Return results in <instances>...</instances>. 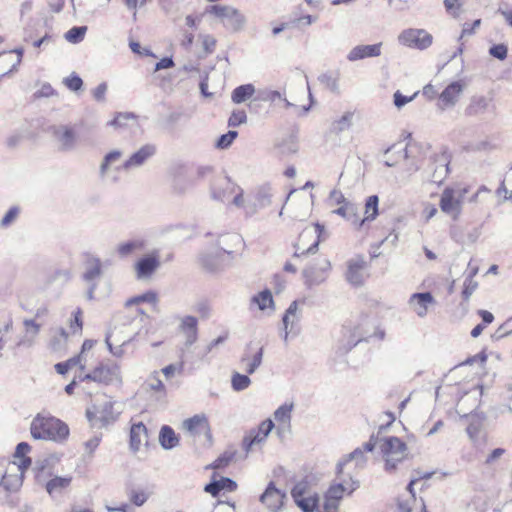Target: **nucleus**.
<instances>
[{
  "instance_id": "864d4df0",
  "label": "nucleus",
  "mask_w": 512,
  "mask_h": 512,
  "mask_svg": "<svg viewBox=\"0 0 512 512\" xmlns=\"http://www.w3.org/2000/svg\"><path fill=\"white\" fill-rule=\"evenodd\" d=\"M157 294L154 291H147L141 295L134 296L126 301V306L136 305L142 302L151 304L157 303Z\"/></svg>"
},
{
  "instance_id": "a878e982",
  "label": "nucleus",
  "mask_w": 512,
  "mask_h": 512,
  "mask_svg": "<svg viewBox=\"0 0 512 512\" xmlns=\"http://www.w3.org/2000/svg\"><path fill=\"white\" fill-rule=\"evenodd\" d=\"M183 428L191 435L205 434L210 436V426L205 415H195L184 420Z\"/></svg>"
},
{
  "instance_id": "79ce46f5",
  "label": "nucleus",
  "mask_w": 512,
  "mask_h": 512,
  "mask_svg": "<svg viewBox=\"0 0 512 512\" xmlns=\"http://www.w3.org/2000/svg\"><path fill=\"white\" fill-rule=\"evenodd\" d=\"M254 93L255 87L253 84L240 85L232 91L231 99L234 103L240 104L252 97Z\"/></svg>"
},
{
  "instance_id": "ea45409f",
  "label": "nucleus",
  "mask_w": 512,
  "mask_h": 512,
  "mask_svg": "<svg viewBox=\"0 0 512 512\" xmlns=\"http://www.w3.org/2000/svg\"><path fill=\"white\" fill-rule=\"evenodd\" d=\"M379 198L377 195H371L365 203V217L359 221V229L364 226L366 221H372L378 215Z\"/></svg>"
},
{
  "instance_id": "4468645a",
  "label": "nucleus",
  "mask_w": 512,
  "mask_h": 512,
  "mask_svg": "<svg viewBox=\"0 0 512 512\" xmlns=\"http://www.w3.org/2000/svg\"><path fill=\"white\" fill-rule=\"evenodd\" d=\"M330 268V261L326 258H320L315 263L308 265L303 270L305 285L310 288L322 284L326 280Z\"/></svg>"
},
{
  "instance_id": "2f4dec72",
  "label": "nucleus",
  "mask_w": 512,
  "mask_h": 512,
  "mask_svg": "<svg viewBox=\"0 0 512 512\" xmlns=\"http://www.w3.org/2000/svg\"><path fill=\"white\" fill-rule=\"evenodd\" d=\"M385 165L388 167L395 166L400 160L409 158L406 147L402 144H394L385 151Z\"/></svg>"
},
{
  "instance_id": "8fccbe9b",
  "label": "nucleus",
  "mask_w": 512,
  "mask_h": 512,
  "mask_svg": "<svg viewBox=\"0 0 512 512\" xmlns=\"http://www.w3.org/2000/svg\"><path fill=\"white\" fill-rule=\"evenodd\" d=\"M318 80L321 84L325 85V87L329 89L331 92L337 94L340 92L338 77L334 76L332 73H323L318 77Z\"/></svg>"
},
{
  "instance_id": "6e6d98bb",
  "label": "nucleus",
  "mask_w": 512,
  "mask_h": 512,
  "mask_svg": "<svg viewBox=\"0 0 512 512\" xmlns=\"http://www.w3.org/2000/svg\"><path fill=\"white\" fill-rule=\"evenodd\" d=\"M137 116L131 112L118 113L108 124L115 128H123L127 121L135 120Z\"/></svg>"
},
{
  "instance_id": "6ab92c4d",
  "label": "nucleus",
  "mask_w": 512,
  "mask_h": 512,
  "mask_svg": "<svg viewBox=\"0 0 512 512\" xmlns=\"http://www.w3.org/2000/svg\"><path fill=\"white\" fill-rule=\"evenodd\" d=\"M159 267L160 260L157 254L145 255L134 265L136 278L141 281L149 280Z\"/></svg>"
},
{
  "instance_id": "cd10ccee",
  "label": "nucleus",
  "mask_w": 512,
  "mask_h": 512,
  "mask_svg": "<svg viewBox=\"0 0 512 512\" xmlns=\"http://www.w3.org/2000/svg\"><path fill=\"white\" fill-rule=\"evenodd\" d=\"M300 315L298 312V303L297 301H293L289 307L287 308L285 314L283 315L282 322L284 326V336L283 339L285 342L288 340L289 333H295L293 331L294 326L299 322Z\"/></svg>"
},
{
  "instance_id": "423d86ee",
  "label": "nucleus",
  "mask_w": 512,
  "mask_h": 512,
  "mask_svg": "<svg viewBox=\"0 0 512 512\" xmlns=\"http://www.w3.org/2000/svg\"><path fill=\"white\" fill-rule=\"evenodd\" d=\"M359 486V481L352 477L344 478L338 483H333L325 494L324 510L327 512H337L340 500L345 495L350 496Z\"/></svg>"
},
{
  "instance_id": "473e14b6",
  "label": "nucleus",
  "mask_w": 512,
  "mask_h": 512,
  "mask_svg": "<svg viewBox=\"0 0 512 512\" xmlns=\"http://www.w3.org/2000/svg\"><path fill=\"white\" fill-rule=\"evenodd\" d=\"M436 164L433 174L432 181L435 183H441L449 172V156L446 153H441L434 159Z\"/></svg>"
},
{
  "instance_id": "338daca9",
  "label": "nucleus",
  "mask_w": 512,
  "mask_h": 512,
  "mask_svg": "<svg viewBox=\"0 0 512 512\" xmlns=\"http://www.w3.org/2000/svg\"><path fill=\"white\" fill-rule=\"evenodd\" d=\"M257 99L265 102H276L282 99V94L275 90H263L258 93Z\"/></svg>"
},
{
  "instance_id": "603ef678",
  "label": "nucleus",
  "mask_w": 512,
  "mask_h": 512,
  "mask_svg": "<svg viewBox=\"0 0 512 512\" xmlns=\"http://www.w3.org/2000/svg\"><path fill=\"white\" fill-rule=\"evenodd\" d=\"M21 212V208L19 206H12L8 209L5 215L0 220V227L6 229L13 225L18 219Z\"/></svg>"
},
{
  "instance_id": "774afa93",
  "label": "nucleus",
  "mask_w": 512,
  "mask_h": 512,
  "mask_svg": "<svg viewBox=\"0 0 512 512\" xmlns=\"http://www.w3.org/2000/svg\"><path fill=\"white\" fill-rule=\"evenodd\" d=\"M295 503L303 512H313L316 507L317 500L313 497H304L296 500Z\"/></svg>"
},
{
  "instance_id": "3c124183",
  "label": "nucleus",
  "mask_w": 512,
  "mask_h": 512,
  "mask_svg": "<svg viewBox=\"0 0 512 512\" xmlns=\"http://www.w3.org/2000/svg\"><path fill=\"white\" fill-rule=\"evenodd\" d=\"M251 384V379L248 375L240 374L238 372L233 373L231 377V385L234 391H243L247 389Z\"/></svg>"
},
{
  "instance_id": "a211bd4d",
  "label": "nucleus",
  "mask_w": 512,
  "mask_h": 512,
  "mask_svg": "<svg viewBox=\"0 0 512 512\" xmlns=\"http://www.w3.org/2000/svg\"><path fill=\"white\" fill-rule=\"evenodd\" d=\"M135 335L136 333L123 335V330L115 326L106 335L105 342L111 354L115 357H121L124 354L123 346L130 343Z\"/></svg>"
},
{
  "instance_id": "7c9ffc66",
  "label": "nucleus",
  "mask_w": 512,
  "mask_h": 512,
  "mask_svg": "<svg viewBox=\"0 0 512 512\" xmlns=\"http://www.w3.org/2000/svg\"><path fill=\"white\" fill-rule=\"evenodd\" d=\"M23 325L25 328L24 336L17 342V346H27L30 347L34 344L35 338L40 332L41 325L36 323L33 319H25L23 321Z\"/></svg>"
},
{
  "instance_id": "0e129e2a",
  "label": "nucleus",
  "mask_w": 512,
  "mask_h": 512,
  "mask_svg": "<svg viewBox=\"0 0 512 512\" xmlns=\"http://www.w3.org/2000/svg\"><path fill=\"white\" fill-rule=\"evenodd\" d=\"M247 122V115L244 110H235L228 120L229 127H238Z\"/></svg>"
},
{
  "instance_id": "412c9836",
  "label": "nucleus",
  "mask_w": 512,
  "mask_h": 512,
  "mask_svg": "<svg viewBox=\"0 0 512 512\" xmlns=\"http://www.w3.org/2000/svg\"><path fill=\"white\" fill-rule=\"evenodd\" d=\"M382 42L367 45H356L347 54L346 58L349 62H356L367 58L379 57L382 53Z\"/></svg>"
},
{
  "instance_id": "9d476101",
  "label": "nucleus",
  "mask_w": 512,
  "mask_h": 512,
  "mask_svg": "<svg viewBox=\"0 0 512 512\" xmlns=\"http://www.w3.org/2000/svg\"><path fill=\"white\" fill-rule=\"evenodd\" d=\"M274 427V422L271 419H266L256 428L248 430L242 440V449L245 451L246 455L252 452L255 447L261 448L266 443Z\"/></svg>"
},
{
  "instance_id": "aec40b11",
  "label": "nucleus",
  "mask_w": 512,
  "mask_h": 512,
  "mask_svg": "<svg viewBox=\"0 0 512 512\" xmlns=\"http://www.w3.org/2000/svg\"><path fill=\"white\" fill-rule=\"evenodd\" d=\"M434 304L435 299L430 292L413 293L408 300L409 308L420 318H424Z\"/></svg>"
},
{
  "instance_id": "f704fd0d",
  "label": "nucleus",
  "mask_w": 512,
  "mask_h": 512,
  "mask_svg": "<svg viewBox=\"0 0 512 512\" xmlns=\"http://www.w3.org/2000/svg\"><path fill=\"white\" fill-rule=\"evenodd\" d=\"M146 244L142 239H132L126 242H122L117 246V253L121 258H126L133 255L136 252L144 250Z\"/></svg>"
},
{
  "instance_id": "39448f33",
  "label": "nucleus",
  "mask_w": 512,
  "mask_h": 512,
  "mask_svg": "<svg viewBox=\"0 0 512 512\" xmlns=\"http://www.w3.org/2000/svg\"><path fill=\"white\" fill-rule=\"evenodd\" d=\"M207 12L217 17L223 26L232 32L243 30L247 23L246 16L240 10L230 5H212Z\"/></svg>"
},
{
  "instance_id": "13d9d810",
  "label": "nucleus",
  "mask_w": 512,
  "mask_h": 512,
  "mask_svg": "<svg viewBox=\"0 0 512 512\" xmlns=\"http://www.w3.org/2000/svg\"><path fill=\"white\" fill-rule=\"evenodd\" d=\"M1 485L8 491H16L22 485V478L17 475H4Z\"/></svg>"
},
{
  "instance_id": "dca6fc26",
  "label": "nucleus",
  "mask_w": 512,
  "mask_h": 512,
  "mask_svg": "<svg viewBox=\"0 0 512 512\" xmlns=\"http://www.w3.org/2000/svg\"><path fill=\"white\" fill-rule=\"evenodd\" d=\"M465 89V84L462 81H454L445 87L439 94L437 108L443 112L452 109L459 102L461 95Z\"/></svg>"
},
{
  "instance_id": "1a4fd4ad",
  "label": "nucleus",
  "mask_w": 512,
  "mask_h": 512,
  "mask_svg": "<svg viewBox=\"0 0 512 512\" xmlns=\"http://www.w3.org/2000/svg\"><path fill=\"white\" fill-rule=\"evenodd\" d=\"M324 231V226L319 223L305 228L299 236V242L296 245L294 256L299 257L300 255L316 253Z\"/></svg>"
},
{
  "instance_id": "a18cd8bd",
  "label": "nucleus",
  "mask_w": 512,
  "mask_h": 512,
  "mask_svg": "<svg viewBox=\"0 0 512 512\" xmlns=\"http://www.w3.org/2000/svg\"><path fill=\"white\" fill-rule=\"evenodd\" d=\"M226 190H229L230 193L234 194V197L232 198V204L238 208H242L244 212L246 213V207L247 202L245 201L243 194V189L238 186L236 183H233L231 181L226 182Z\"/></svg>"
},
{
  "instance_id": "9b49d317",
  "label": "nucleus",
  "mask_w": 512,
  "mask_h": 512,
  "mask_svg": "<svg viewBox=\"0 0 512 512\" xmlns=\"http://www.w3.org/2000/svg\"><path fill=\"white\" fill-rule=\"evenodd\" d=\"M215 247L236 262L242 258L245 242L238 233H224L218 236Z\"/></svg>"
},
{
  "instance_id": "49530a36",
  "label": "nucleus",
  "mask_w": 512,
  "mask_h": 512,
  "mask_svg": "<svg viewBox=\"0 0 512 512\" xmlns=\"http://www.w3.org/2000/svg\"><path fill=\"white\" fill-rule=\"evenodd\" d=\"M71 483V477L56 476L46 484V490L50 495L61 493Z\"/></svg>"
},
{
  "instance_id": "7ed1b4c3",
  "label": "nucleus",
  "mask_w": 512,
  "mask_h": 512,
  "mask_svg": "<svg viewBox=\"0 0 512 512\" xmlns=\"http://www.w3.org/2000/svg\"><path fill=\"white\" fill-rule=\"evenodd\" d=\"M468 192L469 188L461 184L446 187L440 197L439 206L441 211L453 220H457L462 212V205Z\"/></svg>"
},
{
  "instance_id": "c9c22d12",
  "label": "nucleus",
  "mask_w": 512,
  "mask_h": 512,
  "mask_svg": "<svg viewBox=\"0 0 512 512\" xmlns=\"http://www.w3.org/2000/svg\"><path fill=\"white\" fill-rule=\"evenodd\" d=\"M230 181L229 178H223L218 181H214L210 187V194L212 199L216 201H220L225 203L230 200V196L233 193H230L229 190H226V182Z\"/></svg>"
},
{
  "instance_id": "69168bd1",
  "label": "nucleus",
  "mask_w": 512,
  "mask_h": 512,
  "mask_svg": "<svg viewBox=\"0 0 512 512\" xmlns=\"http://www.w3.org/2000/svg\"><path fill=\"white\" fill-rule=\"evenodd\" d=\"M418 91L415 92L412 96H405L403 95L399 90H397L394 95H393V102H394V105L398 108V109H401L402 107H404L406 104H408L409 102L413 101L416 96L418 95Z\"/></svg>"
},
{
  "instance_id": "c85d7f7f",
  "label": "nucleus",
  "mask_w": 512,
  "mask_h": 512,
  "mask_svg": "<svg viewBox=\"0 0 512 512\" xmlns=\"http://www.w3.org/2000/svg\"><path fill=\"white\" fill-rule=\"evenodd\" d=\"M148 443V432L142 423L133 424L130 430V448L133 452L139 451L141 445Z\"/></svg>"
},
{
  "instance_id": "09e8293b",
  "label": "nucleus",
  "mask_w": 512,
  "mask_h": 512,
  "mask_svg": "<svg viewBox=\"0 0 512 512\" xmlns=\"http://www.w3.org/2000/svg\"><path fill=\"white\" fill-rule=\"evenodd\" d=\"M23 53H24L23 48H16L14 51L3 53L1 61L7 62V64H11V67L9 68L8 71L15 70L16 67L21 63Z\"/></svg>"
},
{
  "instance_id": "bf43d9fd",
  "label": "nucleus",
  "mask_w": 512,
  "mask_h": 512,
  "mask_svg": "<svg viewBox=\"0 0 512 512\" xmlns=\"http://www.w3.org/2000/svg\"><path fill=\"white\" fill-rule=\"evenodd\" d=\"M356 460L360 462H364V453L361 449L357 448L353 452H351L346 459L339 461L337 464V474L340 475L343 472V467L349 461Z\"/></svg>"
},
{
  "instance_id": "ddd939ff",
  "label": "nucleus",
  "mask_w": 512,
  "mask_h": 512,
  "mask_svg": "<svg viewBox=\"0 0 512 512\" xmlns=\"http://www.w3.org/2000/svg\"><path fill=\"white\" fill-rule=\"evenodd\" d=\"M398 42L409 48L425 50L431 46L433 37L424 29L408 28L398 35Z\"/></svg>"
},
{
  "instance_id": "393cba45",
  "label": "nucleus",
  "mask_w": 512,
  "mask_h": 512,
  "mask_svg": "<svg viewBox=\"0 0 512 512\" xmlns=\"http://www.w3.org/2000/svg\"><path fill=\"white\" fill-rule=\"evenodd\" d=\"M365 265L366 262L363 257H356L348 261L346 279L350 284L354 286L362 285Z\"/></svg>"
},
{
  "instance_id": "58836bf2",
  "label": "nucleus",
  "mask_w": 512,
  "mask_h": 512,
  "mask_svg": "<svg viewBox=\"0 0 512 512\" xmlns=\"http://www.w3.org/2000/svg\"><path fill=\"white\" fill-rule=\"evenodd\" d=\"M343 333H344V337H346V335L349 334L347 341L345 342V340L343 339L342 340L343 344L340 347V349L344 353H347L348 351H350L353 347H355L359 342H361L367 336L366 333L360 331L358 328H356L352 332L347 327H344Z\"/></svg>"
},
{
  "instance_id": "de8ad7c7",
  "label": "nucleus",
  "mask_w": 512,
  "mask_h": 512,
  "mask_svg": "<svg viewBox=\"0 0 512 512\" xmlns=\"http://www.w3.org/2000/svg\"><path fill=\"white\" fill-rule=\"evenodd\" d=\"M252 303L256 304L258 308L264 311L267 308L273 309L274 301L270 290L265 289L252 297Z\"/></svg>"
},
{
  "instance_id": "4be33fe9",
  "label": "nucleus",
  "mask_w": 512,
  "mask_h": 512,
  "mask_svg": "<svg viewBox=\"0 0 512 512\" xmlns=\"http://www.w3.org/2000/svg\"><path fill=\"white\" fill-rule=\"evenodd\" d=\"M286 494L275 487L274 482H270L260 496V502L272 512H279Z\"/></svg>"
},
{
  "instance_id": "bb28decb",
  "label": "nucleus",
  "mask_w": 512,
  "mask_h": 512,
  "mask_svg": "<svg viewBox=\"0 0 512 512\" xmlns=\"http://www.w3.org/2000/svg\"><path fill=\"white\" fill-rule=\"evenodd\" d=\"M102 276V263L99 258L90 257L85 262V270L82 275L87 284L98 283Z\"/></svg>"
},
{
  "instance_id": "052dcab7",
  "label": "nucleus",
  "mask_w": 512,
  "mask_h": 512,
  "mask_svg": "<svg viewBox=\"0 0 512 512\" xmlns=\"http://www.w3.org/2000/svg\"><path fill=\"white\" fill-rule=\"evenodd\" d=\"M238 132L234 130H229L227 133L221 135L217 142L216 147L218 149H227L233 141L237 138Z\"/></svg>"
},
{
  "instance_id": "e433bc0d",
  "label": "nucleus",
  "mask_w": 512,
  "mask_h": 512,
  "mask_svg": "<svg viewBox=\"0 0 512 512\" xmlns=\"http://www.w3.org/2000/svg\"><path fill=\"white\" fill-rule=\"evenodd\" d=\"M159 443L163 449L171 450L178 446L179 438L170 426L164 425L160 429Z\"/></svg>"
},
{
  "instance_id": "f03ea898",
  "label": "nucleus",
  "mask_w": 512,
  "mask_h": 512,
  "mask_svg": "<svg viewBox=\"0 0 512 512\" xmlns=\"http://www.w3.org/2000/svg\"><path fill=\"white\" fill-rule=\"evenodd\" d=\"M121 412V404L105 397L87 408L86 417L92 427L105 428L116 422Z\"/></svg>"
},
{
  "instance_id": "e2e57ef3",
  "label": "nucleus",
  "mask_w": 512,
  "mask_h": 512,
  "mask_svg": "<svg viewBox=\"0 0 512 512\" xmlns=\"http://www.w3.org/2000/svg\"><path fill=\"white\" fill-rule=\"evenodd\" d=\"M63 83L73 92L81 90L83 86V80L76 73H72L70 76L64 78Z\"/></svg>"
},
{
  "instance_id": "f3484780",
  "label": "nucleus",
  "mask_w": 512,
  "mask_h": 512,
  "mask_svg": "<svg viewBox=\"0 0 512 512\" xmlns=\"http://www.w3.org/2000/svg\"><path fill=\"white\" fill-rule=\"evenodd\" d=\"M52 136L60 151H72L77 145L76 132L70 126L58 125L52 127Z\"/></svg>"
},
{
  "instance_id": "2eb2a0df",
  "label": "nucleus",
  "mask_w": 512,
  "mask_h": 512,
  "mask_svg": "<svg viewBox=\"0 0 512 512\" xmlns=\"http://www.w3.org/2000/svg\"><path fill=\"white\" fill-rule=\"evenodd\" d=\"M157 152L154 144H145L132 153L123 164L117 168L118 171L130 172L145 165Z\"/></svg>"
},
{
  "instance_id": "b1692460",
  "label": "nucleus",
  "mask_w": 512,
  "mask_h": 512,
  "mask_svg": "<svg viewBox=\"0 0 512 512\" xmlns=\"http://www.w3.org/2000/svg\"><path fill=\"white\" fill-rule=\"evenodd\" d=\"M263 347H258L253 350L252 346L249 345L244 351L240 363L244 366V370L247 374H253L261 365L263 358Z\"/></svg>"
},
{
  "instance_id": "4c0bfd02",
  "label": "nucleus",
  "mask_w": 512,
  "mask_h": 512,
  "mask_svg": "<svg viewBox=\"0 0 512 512\" xmlns=\"http://www.w3.org/2000/svg\"><path fill=\"white\" fill-rule=\"evenodd\" d=\"M195 185V181L192 177L184 174L176 175L172 181L173 193L177 195H184L190 191Z\"/></svg>"
},
{
  "instance_id": "680f3d73",
  "label": "nucleus",
  "mask_w": 512,
  "mask_h": 512,
  "mask_svg": "<svg viewBox=\"0 0 512 512\" xmlns=\"http://www.w3.org/2000/svg\"><path fill=\"white\" fill-rule=\"evenodd\" d=\"M13 320L11 316H7L3 324L0 325V349H4L7 342V334L12 331Z\"/></svg>"
},
{
  "instance_id": "5701e85b",
  "label": "nucleus",
  "mask_w": 512,
  "mask_h": 512,
  "mask_svg": "<svg viewBox=\"0 0 512 512\" xmlns=\"http://www.w3.org/2000/svg\"><path fill=\"white\" fill-rule=\"evenodd\" d=\"M179 331L184 337V346L186 348L193 345L198 339V320L194 316H184L179 324Z\"/></svg>"
},
{
  "instance_id": "72a5a7b5",
  "label": "nucleus",
  "mask_w": 512,
  "mask_h": 512,
  "mask_svg": "<svg viewBox=\"0 0 512 512\" xmlns=\"http://www.w3.org/2000/svg\"><path fill=\"white\" fill-rule=\"evenodd\" d=\"M333 213L351 221L359 229L360 218L358 216V207L353 202L347 201L340 205Z\"/></svg>"
},
{
  "instance_id": "6e6552de",
  "label": "nucleus",
  "mask_w": 512,
  "mask_h": 512,
  "mask_svg": "<svg viewBox=\"0 0 512 512\" xmlns=\"http://www.w3.org/2000/svg\"><path fill=\"white\" fill-rule=\"evenodd\" d=\"M198 263L209 273H221L235 264L233 260L227 258L217 247H211L200 252Z\"/></svg>"
},
{
  "instance_id": "c756f323",
  "label": "nucleus",
  "mask_w": 512,
  "mask_h": 512,
  "mask_svg": "<svg viewBox=\"0 0 512 512\" xmlns=\"http://www.w3.org/2000/svg\"><path fill=\"white\" fill-rule=\"evenodd\" d=\"M491 101V97L484 95H474L471 97L470 102L465 109V113L469 116H477L483 114L487 111Z\"/></svg>"
},
{
  "instance_id": "5fc2aeb1",
  "label": "nucleus",
  "mask_w": 512,
  "mask_h": 512,
  "mask_svg": "<svg viewBox=\"0 0 512 512\" xmlns=\"http://www.w3.org/2000/svg\"><path fill=\"white\" fill-rule=\"evenodd\" d=\"M86 31V26H75L65 33V39L73 44L79 43L84 39Z\"/></svg>"
},
{
  "instance_id": "a19ab883",
  "label": "nucleus",
  "mask_w": 512,
  "mask_h": 512,
  "mask_svg": "<svg viewBox=\"0 0 512 512\" xmlns=\"http://www.w3.org/2000/svg\"><path fill=\"white\" fill-rule=\"evenodd\" d=\"M122 156L123 152L119 149H114L106 153L99 166L100 176L105 177L109 171L110 166L118 162Z\"/></svg>"
},
{
  "instance_id": "37998d69",
  "label": "nucleus",
  "mask_w": 512,
  "mask_h": 512,
  "mask_svg": "<svg viewBox=\"0 0 512 512\" xmlns=\"http://www.w3.org/2000/svg\"><path fill=\"white\" fill-rule=\"evenodd\" d=\"M353 117L354 112L346 111L342 116L332 122V131L336 134H340L349 130L353 124Z\"/></svg>"
},
{
  "instance_id": "0eeeda50",
  "label": "nucleus",
  "mask_w": 512,
  "mask_h": 512,
  "mask_svg": "<svg viewBox=\"0 0 512 512\" xmlns=\"http://www.w3.org/2000/svg\"><path fill=\"white\" fill-rule=\"evenodd\" d=\"M76 378L80 382L93 381L106 386L122 382L120 366L116 363H100L91 372L81 373Z\"/></svg>"
},
{
  "instance_id": "20e7f679",
  "label": "nucleus",
  "mask_w": 512,
  "mask_h": 512,
  "mask_svg": "<svg viewBox=\"0 0 512 512\" xmlns=\"http://www.w3.org/2000/svg\"><path fill=\"white\" fill-rule=\"evenodd\" d=\"M380 449L385 460V470L387 472H393L407 455L406 443L395 436L380 439Z\"/></svg>"
},
{
  "instance_id": "f8f14e48",
  "label": "nucleus",
  "mask_w": 512,
  "mask_h": 512,
  "mask_svg": "<svg viewBox=\"0 0 512 512\" xmlns=\"http://www.w3.org/2000/svg\"><path fill=\"white\" fill-rule=\"evenodd\" d=\"M273 188L270 184H261L251 192V199L247 202L246 216L252 217L259 210L265 209L272 204Z\"/></svg>"
},
{
  "instance_id": "f257e3e1",
  "label": "nucleus",
  "mask_w": 512,
  "mask_h": 512,
  "mask_svg": "<svg viewBox=\"0 0 512 512\" xmlns=\"http://www.w3.org/2000/svg\"><path fill=\"white\" fill-rule=\"evenodd\" d=\"M30 433L36 440L63 442L69 436V427L50 414L38 413L31 422Z\"/></svg>"
},
{
  "instance_id": "c03bdc74",
  "label": "nucleus",
  "mask_w": 512,
  "mask_h": 512,
  "mask_svg": "<svg viewBox=\"0 0 512 512\" xmlns=\"http://www.w3.org/2000/svg\"><path fill=\"white\" fill-rule=\"evenodd\" d=\"M293 410V403H285L278 407L274 412V419L277 424H284L285 427H291V413Z\"/></svg>"
},
{
  "instance_id": "4d7b16f0",
  "label": "nucleus",
  "mask_w": 512,
  "mask_h": 512,
  "mask_svg": "<svg viewBox=\"0 0 512 512\" xmlns=\"http://www.w3.org/2000/svg\"><path fill=\"white\" fill-rule=\"evenodd\" d=\"M82 310L81 308H77L73 314L72 319L69 321V328L72 334L80 333L82 331L83 327V320H82Z\"/></svg>"
}]
</instances>
